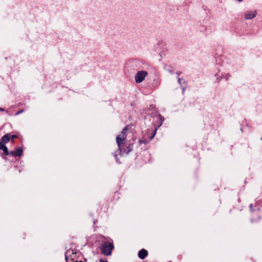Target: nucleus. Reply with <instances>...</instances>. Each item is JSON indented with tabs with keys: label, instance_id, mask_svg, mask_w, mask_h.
<instances>
[{
	"label": "nucleus",
	"instance_id": "nucleus-21",
	"mask_svg": "<svg viewBox=\"0 0 262 262\" xmlns=\"http://www.w3.org/2000/svg\"><path fill=\"white\" fill-rule=\"evenodd\" d=\"M99 262H108L107 261H105L103 259H100Z\"/></svg>",
	"mask_w": 262,
	"mask_h": 262
},
{
	"label": "nucleus",
	"instance_id": "nucleus-10",
	"mask_svg": "<svg viewBox=\"0 0 262 262\" xmlns=\"http://www.w3.org/2000/svg\"><path fill=\"white\" fill-rule=\"evenodd\" d=\"M6 145L4 144V143L2 141L0 140V150L2 149Z\"/></svg>",
	"mask_w": 262,
	"mask_h": 262
},
{
	"label": "nucleus",
	"instance_id": "nucleus-16",
	"mask_svg": "<svg viewBox=\"0 0 262 262\" xmlns=\"http://www.w3.org/2000/svg\"><path fill=\"white\" fill-rule=\"evenodd\" d=\"M181 79L180 78H178V82L180 84H182V82H181Z\"/></svg>",
	"mask_w": 262,
	"mask_h": 262
},
{
	"label": "nucleus",
	"instance_id": "nucleus-2",
	"mask_svg": "<svg viewBox=\"0 0 262 262\" xmlns=\"http://www.w3.org/2000/svg\"><path fill=\"white\" fill-rule=\"evenodd\" d=\"M114 248L113 244L108 242L103 243L100 247L102 253L106 256H109L112 254V251Z\"/></svg>",
	"mask_w": 262,
	"mask_h": 262
},
{
	"label": "nucleus",
	"instance_id": "nucleus-3",
	"mask_svg": "<svg viewBox=\"0 0 262 262\" xmlns=\"http://www.w3.org/2000/svg\"><path fill=\"white\" fill-rule=\"evenodd\" d=\"M148 75V73L145 71H140L138 72L135 76V81L137 83H141L142 82L145 77Z\"/></svg>",
	"mask_w": 262,
	"mask_h": 262
},
{
	"label": "nucleus",
	"instance_id": "nucleus-15",
	"mask_svg": "<svg viewBox=\"0 0 262 262\" xmlns=\"http://www.w3.org/2000/svg\"><path fill=\"white\" fill-rule=\"evenodd\" d=\"M147 142L146 141H144V140H140L139 141V143L140 144H145Z\"/></svg>",
	"mask_w": 262,
	"mask_h": 262
},
{
	"label": "nucleus",
	"instance_id": "nucleus-8",
	"mask_svg": "<svg viewBox=\"0 0 262 262\" xmlns=\"http://www.w3.org/2000/svg\"><path fill=\"white\" fill-rule=\"evenodd\" d=\"M23 150L21 147H18L15 150V156L20 157L23 155Z\"/></svg>",
	"mask_w": 262,
	"mask_h": 262
},
{
	"label": "nucleus",
	"instance_id": "nucleus-24",
	"mask_svg": "<svg viewBox=\"0 0 262 262\" xmlns=\"http://www.w3.org/2000/svg\"><path fill=\"white\" fill-rule=\"evenodd\" d=\"M238 2H242L243 0H237Z\"/></svg>",
	"mask_w": 262,
	"mask_h": 262
},
{
	"label": "nucleus",
	"instance_id": "nucleus-13",
	"mask_svg": "<svg viewBox=\"0 0 262 262\" xmlns=\"http://www.w3.org/2000/svg\"><path fill=\"white\" fill-rule=\"evenodd\" d=\"M165 68L170 74H173V70H172L171 69H167V68H169V66H167Z\"/></svg>",
	"mask_w": 262,
	"mask_h": 262
},
{
	"label": "nucleus",
	"instance_id": "nucleus-23",
	"mask_svg": "<svg viewBox=\"0 0 262 262\" xmlns=\"http://www.w3.org/2000/svg\"><path fill=\"white\" fill-rule=\"evenodd\" d=\"M76 262H83V261H76Z\"/></svg>",
	"mask_w": 262,
	"mask_h": 262
},
{
	"label": "nucleus",
	"instance_id": "nucleus-7",
	"mask_svg": "<svg viewBox=\"0 0 262 262\" xmlns=\"http://www.w3.org/2000/svg\"><path fill=\"white\" fill-rule=\"evenodd\" d=\"M10 138L11 134H7L2 137L1 140H2L4 143H7L10 140Z\"/></svg>",
	"mask_w": 262,
	"mask_h": 262
},
{
	"label": "nucleus",
	"instance_id": "nucleus-1",
	"mask_svg": "<svg viewBox=\"0 0 262 262\" xmlns=\"http://www.w3.org/2000/svg\"><path fill=\"white\" fill-rule=\"evenodd\" d=\"M128 127L126 126L124 127L121 132V133L117 136L116 138V142L121 153H124L125 154H129L133 150V144H127L123 142L127 135V131Z\"/></svg>",
	"mask_w": 262,
	"mask_h": 262
},
{
	"label": "nucleus",
	"instance_id": "nucleus-20",
	"mask_svg": "<svg viewBox=\"0 0 262 262\" xmlns=\"http://www.w3.org/2000/svg\"><path fill=\"white\" fill-rule=\"evenodd\" d=\"M181 72H177V74L178 75V77H179V76L181 74Z\"/></svg>",
	"mask_w": 262,
	"mask_h": 262
},
{
	"label": "nucleus",
	"instance_id": "nucleus-22",
	"mask_svg": "<svg viewBox=\"0 0 262 262\" xmlns=\"http://www.w3.org/2000/svg\"><path fill=\"white\" fill-rule=\"evenodd\" d=\"M0 111H4V110L0 107Z\"/></svg>",
	"mask_w": 262,
	"mask_h": 262
},
{
	"label": "nucleus",
	"instance_id": "nucleus-17",
	"mask_svg": "<svg viewBox=\"0 0 262 262\" xmlns=\"http://www.w3.org/2000/svg\"><path fill=\"white\" fill-rule=\"evenodd\" d=\"M160 118H161V123H160V125H161V124L162 123V122H163L164 121V118L162 117L161 116H160Z\"/></svg>",
	"mask_w": 262,
	"mask_h": 262
},
{
	"label": "nucleus",
	"instance_id": "nucleus-6",
	"mask_svg": "<svg viewBox=\"0 0 262 262\" xmlns=\"http://www.w3.org/2000/svg\"><path fill=\"white\" fill-rule=\"evenodd\" d=\"M147 254H148L147 251L146 250L143 249L141 250L140 251H139V252L138 253V256L141 259H143L146 257V256L147 255Z\"/></svg>",
	"mask_w": 262,
	"mask_h": 262
},
{
	"label": "nucleus",
	"instance_id": "nucleus-9",
	"mask_svg": "<svg viewBox=\"0 0 262 262\" xmlns=\"http://www.w3.org/2000/svg\"><path fill=\"white\" fill-rule=\"evenodd\" d=\"M2 150H3V152H4V154L6 156H8L9 155V151L8 150V148L7 147V146H5L2 149Z\"/></svg>",
	"mask_w": 262,
	"mask_h": 262
},
{
	"label": "nucleus",
	"instance_id": "nucleus-5",
	"mask_svg": "<svg viewBox=\"0 0 262 262\" xmlns=\"http://www.w3.org/2000/svg\"><path fill=\"white\" fill-rule=\"evenodd\" d=\"M139 63V61L137 60L134 59L128 61L127 65L134 70H137V65Z\"/></svg>",
	"mask_w": 262,
	"mask_h": 262
},
{
	"label": "nucleus",
	"instance_id": "nucleus-4",
	"mask_svg": "<svg viewBox=\"0 0 262 262\" xmlns=\"http://www.w3.org/2000/svg\"><path fill=\"white\" fill-rule=\"evenodd\" d=\"M256 15V11H246L245 14V18L246 19H251L255 17Z\"/></svg>",
	"mask_w": 262,
	"mask_h": 262
},
{
	"label": "nucleus",
	"instance_id": "nucleus-12",
	"mask_svg": "<svg viewBox=\"0 0 262 262\" xmlns=\"http://www.w3.org/2000/svg\"><path fill=\"white\" fill-rule=\"evenodd\" d=\"M157 128H156L155 130L152 133V135H151V136L150 138V140H151L153 139V138L155 137L156 132H157Z\"/></svg>",
	"mask_w": 262,
	"mask_h": 262
},
{
	"label": "nucleus",
	"instance_id": "nucleus-19",
	"mask_svg": "<svg viewBox=\"0 0 262 262\" xmlns=\"http://www.w3.org/2000/svg\"><path fill=\"white\" fill-rule=\"evenodd\" d=\"M23 111H23V110H20L19 111H18V112L16 113V115H18V114H20V113H23Z\"/></svg>",
	"mask_w": 262,
	"mask_h": 262
},
{
	"label": "nucleus",
	"instance_id": "nucleus-25",
	"mask_svg": "<svg viewBox=\"0 0 262 262\" xmlns=\"http://www.w3.org/2000/svg\"><path fill=\"white\" fill-rule=\"evenodd\" d=\"M67 258H68V257L67 256H66V260H67Z\"/></svg>",
	"mask_w": 262,
	"mask_h": 262
},
{
	"label": "nucleus",
	"instance_id": "nucleus-14",
	"mask_svg": "<svg viewBox=\"0 0 262 262\" xmlns=\"http://www.w3.org/2000/svg\"><path fill=\"white\" fill-rule=\"evenodd\" d=\"M9 155H11L12 156H15V151H11L9 152Z\"/></svg>",
	"mask_w": 262,
	"mask_h": 262
},
{
	"label": "nucleus",
	"instance_id": "nucleus-18",
	"mask_svg": "<svg viewBox=\"0 0 262 262\" xmlns=\"http://www.w3.org/2000/svg\"><path fill=\"white\" fill-rule=\"evenodd\" d=\"M249 207H250L251 211H253V205H252V204H250Z\"/></svg>",
	"mask_w": 262,
	"mask_h": 262
},
{
	"label": "nucleus",
	"instance_id": "nucleus-11",
	"mask_svg": "<svg viewBox=\"0 0 262 262\" xmlns=\"http://www.w3.org/2000/svg\"><path fill=\"white\" fill-rule=\"evenodd\" d=\"M17 137H18V136L16 135H12V136L11 135L10 139H11L12 142H14V140H13L14 139L17 138Z\"/></svg>",
	"mask_w": 262,
	"mask_h": 262
}]
</instances>
